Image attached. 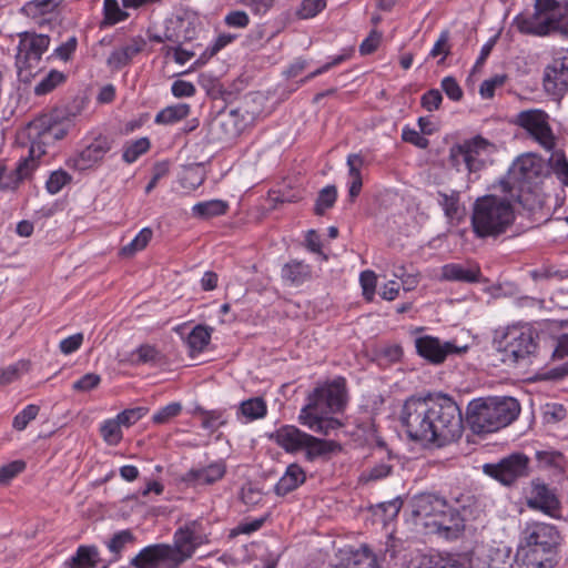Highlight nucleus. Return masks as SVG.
<instances>
[{
	"instance_id": "obj_1",
	"label": "nucleus",
	"mask_w": 568,
	"mask_h": 568,
	"mask_svg": "<svg viewBox=\"0 0 568 568\" xmlns=\"http://www.w3.org/2000/svg\"><path fill=\"white\" fill-rule=\"evenodd\" d=\"M400 422L409 438L437 447L455 442L463 433L460 408L447 395L408 398L404 403Z\"/></svg>"
},
{
	"instance_id": "obj_2",
	"label": "nucleus",
	"mask_w": 568,
	"mask_h": 568,
	"mask_svg": "<svg viewBox=\"0 0 568 568\" xmlns=\"http://www.w3.org/2000/svg\"><path fill=\"white\" fill-rule=\"evenodd\" d=\"M347 402L346 381L337 377L331 383L317 386L307 396V404L301 409L298 420L314 433L329 435L342 427V423L327 414L342 412Z\"/></svg>"
},
{
	"instance_id": "obj_3",
	"label": "nucleus",
	"mask_w": 568,
	"mask_h": 568,
	"mask_svg": "<svg viewBox=\"0 0 568 568\" xmlns=\"http://www.w3.org/2000/svg\"><path fill=\"white\" fill-rule=\"evenodd\" d=\"M513 202L526 206L521 194L515 197L510 193L505 196L495 194L478 197L473 205L471 227L478 239H497L505 234L515 222Z\"/></svg>"
},
{
	"instance_id": "obj_4",
	"label": "nucleus",
	"mask_w": 568,
	"mask_h": 568,
	"mask_svg": "<svg viewBox=\"0 0 568 568\" xmlns=\"http://www.w3.org/2000/svg\"><path fill=\"white\" fill-rule=\"evenodd\" d=\"M519 413L514 397L476 398L468 404L467 422L475 434H487L508 426Z\"/></svg>"
},
{
	"instance_id": "obj_5",
	"label": "nucleus",
	"mask_w": 568,
	"mask_h": 568,
	"mask_svg": "<svg viewBox=\"0 0 568 568\" xmlns=\"http://www.w3.org/2000/svg\"><path fill=\"white\" fill-rule=\"evenodd\" d=\"M539 335L530 325L508 326L494 343L506 365L527 363L538 349Z\"/></svg>"
},
{
	"instance_id": "obj_6",
	"label": "nucleus",
	"mask_w": 568,
	"mask_h": 568,
	"mask_svg": "<svg viewBox=\"0 0 568 568\" xmlns=\"http://www.w3.org/2000/svg\"><path fill=\"white\" fill-rule=\"evenodd\" d=\"M272 437L286 453L303 450L307 462L327 457L341 449L337 443L314 437L293 425L280 427Z\"/></svg>"
},
{
	"instance_id": "obj_7",
	"label": "nucleus",
	"mask_w": 568,
	"mask_h": 568,
	"mask_svg": "<svg viewBox=\"0 0 568 568\" xmlns=\"http://www.w3.org/2000/svg\"><path fill=\"white\" fill-rule=\"evenodd\" d=\"M207 542L209 538L200 521L192 520L180 527L174 532L173 544L170 545V552L178 568L190 559L200 546Z\"/></svg>"
},
{
	"instance_id": "obj_8",
	"label": "nucleus",
	"mask_w": 568,
	"mask_h": 568,
	"mask_svg": "<svg viewBox=\"0 0 568 568\" xmlns=\"http://www.w3.org/2000/svg\"><path fill=\"white\" fill-rule=\"evenodd\" d=\"M50 38L45 34L23 33L20 36L16 65L19 74L33 75L39 69L42 54L48 50Z\"/></svg>"
},
{
	"instance_id": "obj_9",
	"label": "nucleus",
	"mask_w": 568,
	"mask_h": 568,
	"mask_svg": "<svg viewBox=\"0 0 568 568\" xmlns=\"http://www.w3.org/2000/svg\"><path fill=\"white\" fill-rule=\"evenodd\" d=\"M548 119L545 111L532 109L519 112L515 123L526 130L529 136L546 151H552L556 146V138Z\"/></svg>"
},
{
	"instance_id": "obj_10",
	"label": "nucleus",
	"mask_w": 568,
	"mask_h": 568,
	"mask_svg": "<svg viewBox=\"0 0 568 568\" xmlns=\"http://www.w3.org/2000/svg\"><path fill=\"white\" fill-rule=\"evenodd\" d=\"M541 165L532 155H525L517 159L510 172L509 180L501 181L503 191L510 193L511 197L517 194L524 196L525 186H530L539 178Z\"/></svg>"
},
{
	"instance_id": "obj_11",
	"label": "nucleus",
	"mask_w": 568,
	"mask_h": 568,
	"mask_svg": "<svg viewBox=\"0 0 568 568\" xmlns=\"http://www.w3.org/2000/svg\"><path fill=\"white\" fill-rule=\"evenodd\" d=\"M483 470L503 485L509 486L529 475V458L523 453H514L496 464H485Z\"/></svg>"
},
{
	"instance_id": "obj_12",
	"label": "nucleus",
	"mask_w": 568,
	"mask_h": 568,
	"mask_svg": "<svg viewBox=\"0 0 568 568\" xmlns=\"http://www.w3.org/2000/svg\"><path fill=\"white\" fill-rule=\"evenodd\" d=\"M520 545L555 556L560 544V535L552 525L532 523L524 530Z\"/></svg>"
},
{
	"instance_id": "obj_13",
	"label": "nucleus",
	"mask_w": 568,
	"mask_h": 568,
	"mask_svg": "<svg viewBox=\"0 0 568 568\" xmlns=\"http://www.w3.org/2000/svg\"><path fill=\"white\" fill-rule=\"evenodd\" d=\"M113 141L106 135L95 136L81 151L68 160V165L78 171H85L97 166L112 149Z\"/></svg>"
},
{
	"instance_id": "obj_14",
	"label": "nucleus",
	"mask_w": 568,
	"mask_h": 568,
	"mask_svg": "<svg viewBox=\"0 0 568 568\" xmlns=\"http://www.w3.org/2000/svg\"><path fill=\"white\" fill-rule=\"evenodd\" d=\"M417 354L433 364L443 363L449 354H462L468 346H457L453 342L442 343L433 336H420L415 339Z\"/></svg>"
},
{
	"instance_id": "obj_15",
	"label": "nucleus",
	"mask_w": 568,
	"mask_h": 568,
	"mask_svg": "<svg viewBox=\"0 0 568 568\" xmlns=\"http://www.w3.org/2000/svg\"><path fill=\"white\" fill-rule=\"evenodd\" d=\"M134 568H178L170 552V544H154L144 547L131 559Z\"/></svg>"
},
{
	"instance_id": "obj_16",
	"label": "nucleus",
	"mask_w": 568,
	"mask_h": 568,
	"mask_svg": "<svg viewBox=\"0 0 568 568\" xmlns=\"http://www.w3.org/2000/svg\"><path fill=\"white\" fill-rule=\"evenodd\" d=\"M237 111L217 113L207 125V139L212 143L226 142L239 133Z\"/></svg>"
},
{
	"instance_id": "obj_17",
	"label": "nucleus",
	"mask_w": 568,
	"mask_h": 568,
	"mask_svg": "<svg viewBox=\"0 0 568 568\" xmlns=\"http://www.w3.org/2000/svg\"><path fill=\"white\" fill-rule=\"evenodd\" d=\"M226 474V464L223 459L214 460L206 466L193 467L182 476V481L189 486L213 485Z\"/></svg>"
},
{
	"instance_id": "obj_18",
	"label": "nucleus",
	"mask_w": 568,
	"mask_h": 568,
	"mask_svg": "<svg viewBox=\"0 0 568 568\" xmlns=\"http://www.w3.org/2000/svg\"><path fill=\"white\" fill-rule=\"evenodd\" d=\"M412 515L427 520L436 519L448 507V501L436 494L423 493L413 497Z\"/></svg>"
},
{
	"instance_id": "obj_19",
	"label": "nucleus",
	"mask_w": 568,
	"mask_h": 568,
	"mask_svg": "<svg viewBox=\"0 0 568 568\" xmlns=\"http://www.w3.org/2000/svg\"><path fill=\"white\" fill-rule=\"evenodd\" d=\"M465 520L449 505L436 519L424 521L426 527H435V531L446 539H457L465 529Z\"/></svg>"
},
{
	"instance_id": "obj_20",
	"label": "nucleus",
	"mask_w": 568,
	"mask_h": 568,
	"mask_svg": "<svg viewBox=\"0 0 568 568\" xmlns=\"http://www.w3.org/2000/svg\"><path fill=\"white\" fill-rule=\"evenodd\" d=\"M544 85L552 94L568 91V55L557 58L546 68Z\"/></svg>"
},
{
	"instance_id": "obj_21",
	"label": "nucleus",
	"mask_w": 568,
	"mask_h": 568,
	"mask_svg": "<svg viewBox=\"0 0 568 568\" xmlns=\"http://www.w3.org/2000/svg\"><path fill=\"white\" fill-rule=\"evenodd\" d=\"M29 136H39L41 142L54 143L67 135L64 126L54 121L52 115L43 114L29 123Z\"/></svg>"
},
{
	"instance_id": "obj_22",
	"label": "nucleus",
	"mask_w": 568,
	"mask_h": 568,
	"mask_svg": "<svg viewBox=\"0 0 568 568\" xmlns=\"http://www.w3.org/2000/svg\"><path fill=\"white\" fill-rule=\"evenodd\" d=\"M529 508L540 510L546 515L555 516L559 510L560 503L549 487L539 481L532 483L531 496L527 500Z\"/></svg>"
},
{
	"instance_id": "obj_23",
	"label": "nucleus",
	"mask_w": 568,
	"mask_h": 568,
	"mask_svg": "<svg viewBox=\"0 0 568 568\" xmlns=\"http://www.w3.org/2000/svg\"><path fill=\"white\" fill-rule=\"evenodd\" d=\"M514 23L525 34L542 37L552 32H560L559 28L551 23L550 18L537 12L528 16L519 14L515 18Z\"/></svg>"
},
{
	"instance_id": "obj_24",
	"label": "nucleus",
	"mask_w": 568,
	"mask_h": 568,
	"mask_svg": "<svg viewBox=\"0 0 568 568\" xmlns=\"http://www.w3.org/2000/svg\"><path fill=\"white\" fill-rule=\"evenodd\" d=\"M515 562L517 568H554L555 566L554 556L523 545L517 549Z\"/></svg>"
},
{
	"instance_id": "obj_25",
	"label": "nucleus",
	"mask_w": 568,
	"mask_h": 568,
	"mask_svg": "<svg viewBox=\"0 0 568 568\" xmlns=\"http://www.w3.org/2000/svg\"><path fill=\"white\" fill-rule=\"evenodd\" d=\"M535 12L550 18L551 23L559 28L560 33L568 36V7L556 0H536Z\"/></svg>"
},
{
	"instance_id": "obj_26",
	"label": "nucleus",
	"mask_w": 568,
	"mask_h": 568,
	"mask_svg": "<svg viewBox=\"0 0 568 568\" xmlns=\"http://www.w3.org/2000/svg\"><path fill=\"white\" fill-rule=\"evenodd\" d=\"M282 280L290 286H300L313 277L312 266L303 261L291 260L281 270Z\"/></svg>"
},
{
	"instance_id": "obj_27",
	"label": "nucleus",
	"mask_w": 568,
	"mask_h": 568,
	"mask_svg": "<svg viewBox=\"0 0 568 568\" xmlns=\"http://www.w3.org/2000/svg\"><path fill=\"white\" fill-rule=\"evenodd\" d=\"M195 36V27L189 20L176 18L166 22L165 38L174 44L182 45L184 42L193 40Z\"/></svg>"
},
{
	"instance_id": "obj_28",
	"label": "nucleus",
	"mask_w": 568,
	"mask_h": 568,
	"mask_svg": "<svg viewBox=\"0 0 568 568\" xmlns=\"http://www.w3.org/2000/svg\"><path fill=\"white\" fill-rule=\"evenodd\" d=\"M447 501L465 521L476 518L479 511L478 501L469 491L452 493Z\"/></svg>"
},
{
	"instance_id": "obj_29",
	"label": "nucleus",
	"mask_w": 568,
	"mask_h": 568,
	"mask_svg": "<svg viewBox=\"0 0 568 568\" xmlns=\"http://www.w3.org/2000/svg\"><path fill=\"white\" fill-rule=\"evenodd\" d=\"M145 45V40L142 38H134L130 43L115 49L108 58V65L113 69H122L128 65L131 60L140 53Z\"/></svg>"
},
{
	"instance_id": "obj_30",
	"label": "nucleus",
	"mask_w": 568,
	"mask_h": 568,
	"mask_svg": "<svg viewBox=\"0 0 568 568\" xmlns=\"http://www.w3.org/2000/svg\"><path fill=\"white\" fill-rule=\"evenodd\" d=\"M305 479L306 475L304 469L298 464H291L275 485L274 493L277 496H285L298 488Z\"/></svg>"
},
{
	"instance_id": "obj_31",
	"label": "nucleus",
	"mask_w": 568,
	"mask_h": 568,
	"mask_svg": "<svg viewBox=\"0 0 568 568\" xmlns=\"http://www.w3.org/2000/svg\"><path fill=\"white\" fill-rule=\"evenodd\" d=\"M71 568H106L94 546H80L69 562Z\"/></svg>"
},
{
	"instance_id": "obj_32",
	"label": "nucleus",
	"mask_w": 568,
	"mask_h": 568,
	"mask_svg": "<svg viewBox=\"0 0 568 568\" xmlns=\"http://www.w3.org/2000/svg\"><path fill=\"white\" fill-rule=\"evenodd\" d=\"M479 268H468L458 263L445 264L440 274L442 280L465 283H476L479 281Z\"/></svg>"
},
{
	"instance_id": "obj_33",
	"label": "nucleus",
	"mask_w": 568,
	"mask_h": 568,
	"mask_svg": "<svg viewBox=\"0 0 568 568\" xmlns=\"http://www.w3.org/2000/svg\"><path fill=\"white\" fill-rule=\"evenodd\" d=\"M487 145L488 142L481 136H476L462 143L464 151H466L464 153L465 159L467 160L468 172H476L480 170L481 162L478 160V155L481 150L486 149Z\"/></svg>"
},
{
	"instance_id": "obj_34",
	"label": "nucleus",
	"mask_w": 568,
	"mask_h": 568,
	"mask_svg": "<svg viewBox=\"0 0 568 568\" xmlns=\"http://www.w3.org/2000/svg\"><path fill=\"white\" fill-rule=\"evenodd\" d=\"M32 172V168L30 166V161L28 159H23L19 162L18 166L14 171L7 172L6 166H3V179H1V191H12L16 190L19 183L28 178Z\"/></svg>"
},
{
	"instance_id": "obj_35",
	"label": "nucleus",
	"mask_w": 568,
	"mask_h": 568,
	"mask_svg": "<svg viewBox=\"0 0 568 568\" xmlns=\"http://www.w3.org/2000/svg\"><path fill=\"white\" fill-rule=\"evenodd\" d=\"M363 163L364 161L358 154H349L347 156L348 175L352 180L348 189V196L351 201H354L358 196L363 186L361 175V168Z\"/></svg>"
},
{
	"instance_id": "obj_36",
	"label": "nucleus",
	"mask_w": 568,
	"mask_h": 568,
	"mask_svg": "<svg viewBox=\"0 0 568 568\" xmlns=\"http://www.w3.org/2000/svg\"><path fill=\"white\" fill-rule=\"evenodd\" d=\"M229 204L222 200L199 202L192 207V214L199 219H211L226 213Z\"/></svg>"
},
{
	"instance_id": "obj_37",
	"label": "nucleus",
	"mask_w": 568,
	"mask_h": 568,
	"mask_svg": "<svg viewBox=\"0 0 568 568\" xmlns=\"http://www.w3.org/2000/svg\"><path fill=\"white\" fill-rule=\"evenodd\" d=\"M190 113V105L186 103H178L162 109L155 116L158 124H173L186 118Z\"/></svg>"
},
{
	"instance_id": "obj_38",
	"label": "nucleus",
	"mask_w": 568,
	"mask_h": 568,
	"mask_svg": "<svg viewBox=\"0 0 568 568\" xmlns=\"http://www.w3.org/2000/svg\"><path fill=\"white\" fill-rule=\"evenodd\" d=\"M438 204L443 207L444 214L448 219H455L459 212L460 192L450 190L449 192L437 191Z\"/></svg>"
},
{
	"instance_id": "obj_39",
	"label": "nucleus",
	"mask_w": 568,
	"mask_h": 568,
	"mask_svg": "<svg viewBox=\"0 0 568 568\" xmlns=\"http://www.w3.org/2000/svg\"><path fill=\"white\" fill-rule=\"evenodd\" d=\"M63 0H31L23 7L22 11L33 19L41 16L53 13Z\"/></svg>"
},
{
	"instance_id": "obj_40",
	"label": "nucleus",
	"mask_w": 568,
	"mask_h": 568,
	"mask_svg": "<svg viewBox=\"0 0 568 568\" xmlns=\"http://www.w3.org/2000/svg\"><path fill=\"white\" fill-rule=\"evenodd\" d=\"M212 329L196 325L187 335L185 343L192 353L202 352L210 343Z\"/></svg>"
},
{
	"instance_id": "obj_41",
	"label": "nucleus",
	"mask_w": 568,
	"mask_h": 568,
	"mask_svg": "<svg viewBox=\"0 0 568 568\" xmlns=\"http://www.w3.org/2000/svg\"><path fill=\"white\" fill-rule=\"evenodd\" d=\"M240 413L250 420L263 418L267 413L266 403L262 397L246 399L241 403Z\"/></svg>"
},
{
	"instance_id": "obj_42",
	"label": "nucleus",
	"mask_w": 568,
	"mask_h": 568,
	"mask_svg": "<svg viewBox=\"0 0 568 568\" xmlns=\"http://www.w3.org/2000/svg\"><path fill=\"white\" fill-rule=\"evenodd\" d=\"M196 413L202 416V427L211 432L226 424L224 412L221 409L206 410L202 407L196 408Z\"/></svg>"
},
{
	"instance_id": "obj_43",
	"label": "nucleus",
	"mask_w": 568,
	"mask_h": 568,
	"mask_svg": "<svg viewBox=\"0 0 568 568\" xmlns=\"http://www.w3.org/2000/svg\"><path fill=\"white\" fill-rule=\"evenodd\" d=\"M152 235L153 232L150 227L142 229L128 245L121 248V254L124 256H132L136 252L142 251L151 241Z\"/></svg>"
},
{
	"instance_id": "obj_44",
	"label": "nucleus",
	"mask_w": 568,
	"mask_h": 568,
	"mask_svg": "<svg viewBox=\"0 0 568 568\" xmlns=\"http://www.w3.org/2000/svg\"><path fill=\"white\" fill-rule=\"evenodd\" d=\"M65 75L57 70H51L36 87L37 95H44L54 90L59 84L63 83Z\"/></svg>"
},
{
	"instance_id": "obj_45",
	"label": "nucleus",
	"mask_w": 568,
	"mask_h": 568,
	"mask_svg": "<svg viewBox=\"0 0 568 568\" xmlns=\"http://www.w3.org/2000/svg\"><path fill=\"white\" fill-rule=\"evenodd\" d=\"M150 149V141L148 138H140L124 146L123 161L126 163L135 162L142 154Z\"/></svg>"
},
{
	"instance_id": "obj_46",
	"label": "nucleus",
	"mask_w": 568,
	"mask_h": 568,
	"mask_svg": "<svg viewBox=\"0 0 568 568\" xmlns=\"http://www.w3.org/2000/svg\"><path fill=\"white\" fill-rule=\"evenodd\" d=\"M337 199L335 185H327L321 190L315 203V214L323 215L327 209H331Z\"/></svg>"
},
{
	"instance_id": "obj_47",
	"label": "nucleus",
	"mask_w": 568,
	"mask_h": 568,
	"mask_svg": "<svg viewBox=\"0 0 568 568\" xmlns=\"http://www.w3.org/2000/svg\"><path fill=\"white\" fill-rule=\"evenodd\" d=\"M103 10V24L113 26L128 18V13L120 8L116 0H104Z\"/></svg>"
},
{
	"instance_id": "obj_48",
	"label": "nucleus",
	"mask_w": 568,
	"mask_h": 568,
	"mask_svg": "<svg viewBox=\"0 0 568 568\" xmlns=\"http://www.w3.org/2000/svg\"><path fill=\"white\" fill-rule=\"evenodd\" d=\"M121 426L116 417L105 420L100 428L103 439L110 445H116L122 439Z\"/></svg>"
},
{
	"instance_id": "obj_49",
	"label": "nucleus",
	"mask_w": 568,
	"mask_h": 568,
	"mask_svg": "<svg viewBox=\"0 0 568 568\" xmlns=\"http://www.w3.org/2000/svg\"><path fill=\"white\" fill-rule=\"evenodd\" d=\"M549 166L556 175L568 185V161L561 151H554L548 160Z\"/></svg>"
},
{
	"instance_id": "obj_50",
	"label": "nucleus",
	"mask_w": 568,
	"mask_h": 568,
	"mask_svg": "<svg viewBox=\"0 0 568 568\" xmlns=\"http://www.w3.org/2000/svg\"><path fill=\"white\" fill-rule=\"evenodd\" d=\"M182 412L181 403L174 402L160 408L153 416L152 422L158 425L166 424Z\"/></svg>"
},
{
	"instance_id": "obj_51",
	"label": "nucleus",
	"mask_w": 568,
	"mask_h": 568,
	"mask_svg": "<svg viewBox=\"0 0 568 568\" xmlns=\"http://www.w3.org/2000/svg\"><path fill=\"white\" fill-rule=\"evenodd\" d=\"M133 540L134 536L130 530H121L114 534V536L109 540L108 548L112 554H114V559H118V556L124 546Z\"/></svg>"
},
{
	"instance_id": "obj_52",
	"label": "nucleus",
	"mask_w": 568,
	"mask_h": 568,
	"mask_svg": "<svg viewBox=\"0 0 568 568\" xmlns=\"http://www.w3.org/2000/svg\"><path fill=\"white\" fill-rule=\"evenodd\" d=\"M325 7V0H303L296 14L301 19H311L323 11Z\"/></svg>"
},
{
	"instance_id": "obj_53",
	"label": "nucleus",
	"mask_w": 568,
	"mask_h": 568,
	"mask_svg": "<svg viewBox=\"0 0 568 568\" xmlns=\"http://www.w3.org/2000/svg\"><path fill=\"white\" fill-rule=\"evenodd\" d=\"M536 459L545 467L561 468L564 464V455L556 450H537Z\"/></svg>"
},
{
	"instance_id": "obj_54",
	"label": "nucleus",
	"mask_w": 568,
	"mask_h": 568,
	"mask_svg": "<svg viewBox=\"0 0 568 568\" xmlns=\"http://www.w3.org/2000/svg\"><path fill=\"white\" fill-rule=\"evenodd\" d=\"M393 466L384 462L376 464L372 468L365 470L361 475V480L368 483L383 479L392 471Z\"/></svg>"
},
{
	"instance_id": "obj_55",
	"label": "nucleus",
	"mask_w": 568,
	"mask_h": 568,
	"mask_svg": "<svg viewBox=\"0 0 568 568\" xmlns=\"http://www.w3.org/2000/svg\"><path fill=\"white\" fill-rule=\"evenodd\" d=\"M149 409L146 407H134L124 409L123 412L116 415L118 420L122 426L130 427L134 425L138 420L144 417L148 414Z\"/></svg>"
},
{
	"instance_id": "obj_56",
	"label": "nucleus",
	"mask_w": 568,
	"mask_h": 568,
	"mask_svg": "<svg viewBox=\"0 0 568 568\" xmlns=\"http://www.w3.org/2000/svg\"><path fill=\"white\" fill-rule=\"evenodd\" d=\"M23 369H27V363L22 361L0 369V385L4 386L17 381Z\"/></svg>"
},
{
	"instance_id": "obj_57",
	"label": "nucleus",
	"mask_w": 568,
	"mask_h": 568,
	"mask_svg": "<svg viewBox=\"0 0 568 568\" xmlns=\"http://www.w3.org/2000/svg\"><path fill=\"white\" fill-rule=\"evenodd\" d=\"M26 468L23 460H13L0 467V484L6 485Z\"/></svg>"
},
{
	"instance_id": "obj_58",
	"label": "nucleus",
	"mask_w": 568,
	"mask_h": 568,
	"mask_svg": "<svg viewBox=\"0 0 568 568\" xmlns=\"http://www.w3.org/2000/svg\"><path fill=\"white\" fill-rule=\"evenodd\" d=\"M71 180L70 175L60 170V171H54L51 173V175L49 176L45 185H47V190L50 194H57L59 193L62 187Z\"/></svg>"
},
{
	"instance_id": "obj_59",
	"label": "nucleus",
	"mask_w": 568,
	"mask_h": 568,
	"mask_svg": "<svg viewBox=\"0 0 568 568\" xmlns=\"http://www.w3.org/2000/svg\"><path fill=\"white\" fill-rule=\"evenodd\" d=\"M38 413L39 406L33 404L28 405L13 418V427L18 430H23L27 425L37 417Z\"/></svg>"
},
{
	"instance_id": "obj_60",
	"label": "nucleus",
	"mask_w": 568,
	"mask_h": 568,
	"mask_svg": "<svg viewBox=\"0 0 568 568\" xmlns=\"http://www.w3.org/2000/svg\"><path fill=\"white\" fill-rule=\"evenodd\" d=\"M448 41H449V31L444 30L439 34V38L437 39L433 49L429 52V55L432 58L442 55V59L438 61V63H442L445 60V58L450 53V47L448 44Z\"/></svg>"
},
{
	"instance_id": "obj_61",
	"label": "nucleus",
	"mask_w": 568,
	"mask_h": 568,
	"mask_svg": "<svg viewBox=\"0 0 568 568\" xmlns=\"http://www.w3.org/2000/svg\"><path fill=\"white\" fill-rule=\"evenodd\" d=\"M507 80L505 74H496L495 77L485 80L479 88V93L484 99H490L495 94V90L501 87Z\"/></svg>"
},
{
	"instance_id": "obj_62",
	"label": "nucleus",
	"mask_w": 568,
	"mask_h": 568,
	"mask_svg": "<svg viewBox=\"0 0 568 568\" xmlns=\"http://www.w3.org/2000/svg\"><path fill=\"white\" fill-rule=\"evenodd\" d=\"M440 87L450 100L458 102L463 99V89L454 77H445L442 80Z\"/></svg>"
},
{
	"instance_id": "obj_63",
	"label": "nucleus",
	"mask_w": 568,
	"mask_h": 568,
	"mask_svg": "<svg viewBox=\"0 0 568 568\" xmlns=\"http://www.w3.org/2000/svg\"><path fill=\"white\" fill-rule=\"evenodd\" d=\"M443 101V95L439 90L430 89L425 92L420 98V104L424 109L432 112L438 110Z\"/></svg>"
},
{
	"instance_id": "obj_64",
	"label": "nucleus",
	"mask_w": 568,
	"mask_h": 568,
	"mask_svg": "<svg viewBox=\"0 0 568 568\" xmlns=\"http://www.w3.org/2000/svg\"><path fill=\"white\" fill-rule=\"evenodd\" d=\"M359 282L363 288V295L366 300L372 301L376 288V275L373 271H364L361 273Z\"/></svg>"
}]
</instances>
